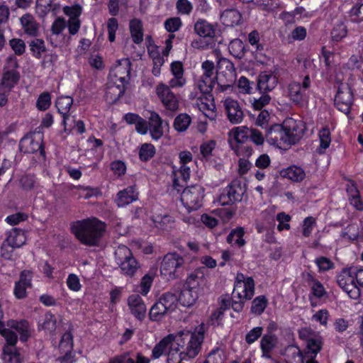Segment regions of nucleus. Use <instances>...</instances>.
Returning a JSON list of instances; mask_svg holds the SVG:
<instances>
[{
    "mask_svg": "<svg viewBox=\"0 0 363 363\" xmlns=\"http://www.w3.org/2000/svg\"><path fill=\"white\" fill-rule=\"evenodd\" d=\"M307 35L306 29L303 26L296 27L289 35V43L294 40H303Z\"/></svg>",
    "mask_w": 363,
    "mask_h": 363,
    "instance_id": "60",
    "label": "nucleus"
},
{
    "mask_svg": "<svg viewBox=\"0 0 363 363\" xmlns=\"http://www.w3.org/2000/svg\"><path fill=\"white\" fill-rule=\"evenodd\" d=\"M278 83V79L272 72H262L257 79V89L260 92H267L273 90Z\"/></svg>",
    "mask_w": 363,
    "mask_h": 363,
    "instance_id": "20",
    "label": "nucleus"
},
{
    "mask_svg": "<svg viewBox=\"0 0 363 363\" xmlns=\"http://www.w3.org/2000/svg\"><path fill=\"white\" fill-rule=\"evenodd\" d=\"M286 363H304L303 354L296 345H289L283 353Z\"/></svg>",
    "mask_w": 363,
    "mask_h": 363,
    "instance_id": "28",
    "label": "nucleus"
},
{
    "mask_svg": "<svg viewBox=\"0 0 363 363\" xmlns=\"http://www.w3.org/2000/svg\"><path fill=\"white\" fill-rule=\"evenodd\" d=\"M73 104V99L70 96H60L56 102L55 106L58 112L62 115L63 124L66 126V121L69 118L68 112Z\"/></svg>",
    "mask_w": 363,
    "mask_h": 363,
    "instance_id": "34",
    "label": "nucleus"
},
{
    "mask_svg": "<svg viewBox=\"0 0 363 363\" xmlns=\"http://www.w3.org/2000/svg\"><path fill=\"white\" fill-rule=\"evenodd\" d=\"M19 150L25 154H33L38 150L41 155L45 154L43 144L35 140L32 137H23L20 140Z\"/></svg>",
    "mask_w": 363,
    "mask_h": 363,
    "instance_id": "23",
    "label": "nucleus"
},
{
    "mask_svg": "<svg viewBox=\"0 0 363 363\" xmlns=\"http://www.w3.org/2000/svg\"><path fill=\"white\" fill-rule=\"evenodd\" d=\"M51 104V97L48 92L41 94L36 102V106L40 111L47 110Z\"/></svg>",
    "mask_w": 363,
    "mask_h": 363,
    "instance_id": "57",
    "label": "nucleus"
},
{
    "mask_svg": "<svg viewBox=\"0 0 363 363\" xmlns=\"http://www.w3.org/2000/svg\"><path fill=\"white\" fill-rule=\"evenodd\" d=\"M72 233L82 244L97 246L106 230V224L96 218L77 220L71 223Z\"/></svg>",
    "mask_w": 363,
    "mask_h": 363,
    "instance_id": "1",
    "label": "nucleus"
},
{
    "mask_svg": "<svg viewBox=\"0 0 363 363\" xmlns=\"http://www.w3.org/2000/svg\"><path fill=\"white\" fill-rule=\"evenodd\" d=\"M169 84H160L156 87V93L163 106L171 111L179 108V101L175 94L171 91Z\"/></svg>",
    "mask_w": 363,
    "mask_h": 363,
    "instance_id": "14",
    "label": "nucleus"
},
{
    "mask_svg": "<svg viewBox=\"0 0 363 363\" xmlns=\"http://www.w3.org/2000/svg\"><path fill=\"white\" fill-rule=\"evenodd\" d=\"M31 272L28 270H23L20 274L19 281H17L14 287V295L18 299H22L26 296V289L31 287Z\"/></svg>",
    "mask_w": 363,
    "mask_h": 363,
    "instance_id": "18",
    "label": "nucleus"
},
{
    "mask_svg": "<svg viewBox=\"0 0 363 363\" xmlns=\"http://www.w3.org/2000/svg\"><path fill=\"white\" fill-rule=\"evenodd\" d=\"M155 154V147L150 143H144L141 145L139 151L140 159L143 162H147L154 157Z\"/></svg>",
    "mask_w": 363,
    "mask_h": 363,
    "instance_id": "50",
    "label": "nucleus"
},
{
    "mask_svg": "<svg viewBox=\"0 0 363 363\" xmlns=\"http://www.w3.org/2000/svg\"><path fill=\"white\" fill-rule=\"evenodd\" d=\"M152 221L157 228L162 230H167L174 222L172 217L167 214L153 216Z\"/></svg>",
    "mask_w": 363,
    "mask_h": 363,
    "instance_id": "46",
    "label": "nucleus"
},
{
    "mask_svg": "<svg viewBox=\"0 0 363 363\" xmlns=\"http://www.w3.org/2000/svg\"><path fill=\"white\" fill-rule=\"evenodd\" d=\"M223 351L220 347L212 350L203 363H223Z\"/></svg>",
    "mask_w": 363,
    "mask_h": 363,
    "instance_id": "54",
    "label": "nucleus"
},
{
    "mask_svg": "<svg viewBox=\"0 0 363 363\" xmlns=\"http://www.w3.org/2000/svg\"><path fill=\"white\" fill-rule=\"evenodd\" d=\"M115 260L121 272L132 277L139 269L140 264L133 257L131 250L125 245H119L115 250Z\"/></svg>",
    "mask_w": 363,
    "mask_h": 363,
    "instance_id": "4",
    "label": "nucleus"
},
{
    "mask_svg": "<svg viewBox=\"0 0 363 363\" xmlns=\"http://www.w3.org/2000/svg\"><path fill=\"white\" fill-rule=\"evenodd\" d=\"M281 177L288 178L289 179L299 182H301L306 177L305 172L299 167L292 166L280 172Z\"/></svg>",
    "mask_w": 363,
    "mask_h": 363,
    "instance_id": "36",
    "label": "nucleus"
},
{
    "mask_svg": "<svg viewBox=\"0 0 363 363\" xmlns=\"http://www.w3.org/2000/svg\"><path fill=\"white\" fill-rule=\"evenodd\" d=\"M337 283L351 298L357 299L359 297L360 290L354 282V267L342 269L337 276Z\"/></svg>",
    "mask_w": 363,
    "mask_h": 363,
    "instance_id": "8",
    "label": "nucleus"
},
{
    "mask_svg": "<svg viewBox=\"0 0 363 363\" xmlns=\"http://www.w3.org/2000/svg\"><path fill=\"white\" fill-rule=\"evenodd\" d=\"M5 241L12 248H18L26 243V237L23 230L14 228L8 232Z\"/></svg>",
    "mask_w": 363,
    "mask_h": 363,
    "instance_id": "25",
    "label": "nucleus"
},
{
    "mask_svg": "<svg viewBox=\"0 0 363 363\" xmlns=\"http://www.w3.org/2000/svg\"><path fill=\"white\" fill-rule=\"evenodd\" d=\"M315 264L320 272H325L334 267V263L328 257H320L315 259Z\"/></svg>",
    "mask_w": 363,
    "mask_h": 363,
    "instance_id": "64",
    "label": "nucleus"
},
{
    "mask_svg": "<svg viewBox=\"0 0 363 363\" xmlns=\"http://www.w3.org/2000/svg\"><path fill=\"white\" fill-rule=\"evenodd\" d=\"M206 267L199 268L194 270L187 277L186 287L198 290V292L202 289L207 284V279L205 276Z\"/></svg>",
    "mask_w": 363,
    "mask_h": 363,
    "instance_id": "17",
    "label": "nucleus"
},
{
    "mask_svg": "<svg viewBox=\"0 0 363 363\" xmlns=\"http://www.w3.org/2000/svg\"><path fill=\"white\" fill-rule=\"evenodd\" d=\"M353 103V94L348 84L341 83L335 98V105L339 111L348 114Z\"/></svg>",
    "mask_w": 363,
    "mask_h": 363,
    "instance_id": "12",
    "label": "nucleus"
},
{
    "mask_svg": "<svg viewBox=\"0 0 363 363\" xmlns=\"http://www.w3.org/2000/svg\"><path fill=\"white\" fill-rule=\"evenodd\" d=\"M18 67L19 65L15 56H10L6 59L0 86L11 90L18 84L20 79V73L17 71Z\"/></svg>",
    "mask_w": 363,
    "mask_h": 363,
    "instance_id": "10",
    "label": "nucleus"
},
{
    "mask_svg": "<svg viewBox=\"0 0 363 363\" xmlns=\"http://www.w3.org/2000/svg\"><path fill=\"white\" fill-rule=\"evenodd\" d=\"M304 90L299 82H291L289 85V94L291 100L295 103H300L303 100Z\"/></svg>",
    "mask_w": 363,
    "mask_h": 363,
    "instance_id": "43",
    "label": "nucleus"
},
{
    "mask_svg": "<svg viewBox=\"0 0 363 363\" xmlns=\"http://www.w3.org/2000/svg\"><path fill=\"white\" fill-rule=\"evenodd\" d=\"M174 340V335L169 334L160 340V342L154 347L152 351V358H160L164 353L167 347L173 343Z\"/></svg>",
    "mask_w": 363,
    "mask_h": 363,
    "instance_id": "38",
    "label": "nucleus"
},
{
    "mask_svg": "<svg viewBox=\"0 0 363 363\" xmlns=\"http://www.w3.org/2000/svg\"><path fill=\"white\" fill-rule=\"evenodd\" d=\"M267 300L264 296L255 298L252 303L251 311L257 315L262 313L267 307Z\"/></svg>",
    "mask_w": 363,
    "mask_h": 363,
    "instance_id": "51",
    "label": "nucleus"
},
{
    "mask_svg": "<svg viewBox=\"0 0 363 363\" xmlns=\"http://www.w3.org/2000/svg\"><path fill=\"white\" fill-rule=\"evenodd\" d=\"M19 182L23 189L29 191L33 189L36 179L33 174H25L21 177Z\"/></svg>",
    "mask_w": 363,
    "mask_h": 363,
    "instance_id": "59",
    "label": "nucleus"
},
{
    "mask_svg": "<svg viewBox=\"0 0 363 363\" xmlns=\"http://www.w3.org/2000/svg\"><path fill=\"white\" fill-rule=\"evenodd\" d=\"M117 62L118 64L111 71L110 76L112 78H116L123 84L124 82H126V78H128L130 76L131 62L128 58L122 59ZM125 88L123 85H109L107 88L106 95L108 96V94H113L118 92L117 94L112 98V99L115 101L119 99L123 94Z\"/></svg>",
    "mask_w": 363,
    "mask_h": 363,
    "instance_id": "2",
    "label": "nucleus"
},
{
    "mask_svg": "<svg viewBox=\"0 0 363 363\" xmlns=\"http://www.w3.org/2000/svg\"><path fill=\"white\" fill-rule=\"evenodd\" d=\"M245 231L242 227H238L230 231L227 237V242L231 245H236L238 247H242L245 245V240L243 239Z\"/></svg>",
    "mask_w": 363,
    "mask_h": 363,
    "instance_id": "39",
    "label": "nucleus"
},
{
    "mask_svg": "<svg viewBox=\"0 0 363 363\" xmlns=\"http://www.w3.org/2000/svg\"><path fill=\"white\" fill-rule=\"evenodd\" d=\"M277 338L274 335H264L260 341V347L262 352V357L271 359V351L274 348Z\"/></svg>",
    "mask_w": 363,
    "mask_h": 363,
    "instance_id": "33",
    "label": "nucleus"
},
{
    "mask_svg": "<svg viewBox=\"0 0 363 363\" xmlns=\"http://www.w3.org/2000/svg\"><path fill=\"white\" fill-rule=\"evenodd\" d=\"M264 136L271 145H286V132L283 124H274L264 130Z\"/></svg>",
    "mask_w": 363,
    "mask_h": 363,
    "instance_id": "15",
    "label": "nucleus"
},
{
    "mask_svg": "<svg viewBox=\"0 0 363 363\" xmlns=\"http://www.w3.org/2000/svg\"><path fill=\"white\" fill-rule=\"evenodd\" d=\"M204 196V189L198 184L185 188L181 195V201L189 210L195 211L201 206Z\"/></svg>",
    "mask_w": 363,
    "mask_h": 363,
    "instance_id": "7",
    "label": "nucleus"
},
{
    "mask_svg": "<svg viewBox=\"0 0 363 363\" xmlns=\"http://www.w3.org/2000/svg\"><path fill=\"white\" fill-rule=\"evenodd\" d=\"M184 263V258L177 252L167 254L161 263L160 273L167 280L179 277L178 272Z\"/></svg>",
    "mask_w": 363,
    "mask_h": 363,
    "instance_id": "6",
    "label": "nucleus"
},
{
    "mask_svg": "<svg viewBox=\"0 0 363 363\" xmlns=\"http://www.w3.org/2000/svg\"><path fill=\"white\" fill-rule=\"evenodd\" d=\"M171 72L174 75L169 84L172 88H180L186 84V79L184 77L183 64L180 61H175L171 64Z\"/></svg>",
    "mask_w": 363,
    "mask_h": 363,
    "instance_id": "21",
    "label": "nucleus"
},
{
    "mask_svg": "<svg viewBox=\"0 0 363 363\" xmlns=\"http://www.w3.org/2000/svg\"><path fill=\"white\" fill-rule=\"evenodd\" d=\"M185 334L189 336L186 349L180 352V360L184 359L186 357L194 358L200 352L203 341V332L191 333L187 330Z\"/></svg>",
    "mask_w": 363,
    "mask_h": 363,
    "instance_id": "13",
    "label": "nucleus"
},
{
    "mask_svg": "<svg viewBox=\"0 0 363 363\" xmlns=\"http://www.w3.org/2000/svg\"><path fill=\"white\" fill-rule=\"evenodd\" d=\"M169 313L162 302L159 300L151 307L149 316L150 320H160L164 315Z\"/></svg>",
    "mask_w": 363,
    "mask_h": 363,
    "instance_id": "41",
    "label": "nucleus"
},
{
    "mask_svg": "<svg viewBox=\"0 0 363 363\" xmlns=\"http://www.w3.org/2000/svg\"><path fill=\"white\" fill-rule=\"evenodd\" d=\"M347 30L346 26L342 23H338L331 31V37L333 40L340 41L347 35Z\"/></svg>",
    "mask_w": 363,
    "mask_h": 363,
    "instance_id": "56",
    "label": "nucleus"
},
{
    "mask_svg": "<svg viewBox=\"0 0 363 363\" xmlns=\"http://www.w3.org/2000/svg\"><path fill=\"white\" fill-rule=\"evenodd\" d=\"M128 303L131 313L138 320H143L146 315L147 308L143 298L138 294L129 296Z\"/></svg>",
    "mask_w": 363,
    "mask_h": 363,
    "instance_id": "19",
    "label": "nucleus"
},
{
    "mask_svg": "<svg viewBox=\"0 0 363 363\" xmlns=\"http://www.w3.org/2000/svg\"><path fill=\"white\" fill-rule=\"evenodd\" d=\"M215 78H207L206 77H201L198 82V87L201 93L208 94H210L215 84Z\"/></svg>",
    "mask_w": 363,
    "mask_h": 363,
    "instance_id": "52",
    "label": "nucleus"
},
{
    "mask_svg": "<svg viewBox=\"0 0 363 363\" xmlns=\"http://www.w3.org/2000/svg\"><path fill=\"white\" fill-rule=\"evenodd\" d=\"M245 191L246 185L242 184L241 179H233L230 184L223 189L219 196V202L222 206H226L241 201Z\"/></svg>",
    "mask_w": 363,
    "mask_h": 363,
    "instance_id": "5",
    "label": "nucleus"
},
{
    "mask_svg": "<svg viewBox=\"0 0 363 363\" xmlns=\"http://www.w3.org/2000/svg\"><path fill=\"white\" fill-rule=\"evenodd\" d=\"M217 69L221 72H226L232 77L235 74V69L234 64L227 58L220 57L217 62Z\"/></svg>",
    "mask_w": 363,
    "mask_h": 363,
    "instance_id": "47",
    "label": "nucleus"
},
{
    "mask_svg": "<svg viewBox=\"0 0 363 363\" xmlns=\"http://www.w3.org/2000/svg\"><path fill=\"white\" fill-rule=\"evenodd\" d=\"M20 21L26 34L32 37L38 36L39 33V24L32 15L29 13L24 14L20 18Z\"/></svg>",
    "mask_w": 363,
    "mask_h": 363,
    "instance_id": "26",
    "label": "nucleus"
},
{
    "mask_svg": "<svg viewBox=\"0 0 363 363\" xmlns=\"http://www.w3.org/2000/svg\"><path fill=\"white\" fill-rule=\"evenodd\" d=\"M299 337L306 343L304 363H318L315 359L317 354L322 350L323 337L308 328L299 331Z\"/></svg>",
    "mask_w": 363,
    "mask_h": 363,
    "instance_id": "3",
    "label": "nucleus"
},
{
    "mask_svg": "<svg viewBox=\"0 0 363 363\" xmlns=\"http://www.w3.org/2000/svg\"><path fill=\"white\" fill-rule=\"evenodd\" d=\"M6 325L16 333L19 334L21 341L26 342L28 340L30 333L28 321L25 320L17 321L11 319L6 322Z\"/></svg>",
    "mask_w": 363,
    "mask_h": 363,
    "instance_id": "22",
    "label": "nucleus"
},
{
    "mask_svg": "<svg viewBox=\"0 0 363 363\" xmlns=\"http://www.w3.org/2000/svg\"><path fill=\"white\" fill-rule=\"evenodd\" d=\"M198 298V290L186 287L184 284L178 297V301L182 306L189 308L196 303Z\"/></svg>",
    "mask_w": 363,
    "mask_h": 363,
    "instance_id": "24",
    "label": "nucleus"
},
{
    "mask_svg": "<svg viewBox=\"0 0 363 363\" xmlns=\"http://www.w3.org/2000/svg\"><path fill=\"white\" fill-rule=\"evenodd\" d=\"M9 45L17 55H21L25 52L26 44L22 39L13 38L9 40Z\"/></svg>",
    "mask_w": 363,
    "mask_h": 363,
    "instance_id": "61",
    "label": "nucleus"
},
{
    "mask_svg": "<svg viewBox=\"0 0 363 363\" xmlns=\"http://www.w3.org/2000/svg\"><path fill=\"white\" fill-rule=\"evenodd\" d=\"M230 53L235 58L241 59L245 53V47L243 42L238 38L231 40L228 45Z\"/></svg>",
    "mask_w": 363,
    "mask_h": 363,
    "instance_id": "40",
    "label": "nucleus"
},
{
    "mask_svg": "<svg viewBox=\"0 0 363 363\" xmlns=\"http://www.w3.org/2000/svg\"><path fill=\"white\" fill-rule=\"evenodd\" d=\"M149 120L150 135L152 139L159 140L163 135V121L156 112L150 113Z\"/></svg>",
    "mask_w": 363,
    "mask_h": 363,
    "instance_id": "27",
    "label": "nucleus"
},
{
    "mask_svg": "<svg viewBox=\"0 0 363 363\" xmlns=\"http://www.w3.org/2000/svg\"><path fill=\"white\" fill-rule=\"evenodd\" d=\"M195 32L203 38H213L216 30L213 26L203 19H199L194 25Z\"/></svg>",
    "mask_w": 363,
    "mask_h": 363,
    "instance_id": "32",
    "label": "nucleus"
},
{
    "mask_svg": "<svg viewBox=\"0 0 363 363\" xmlns=\"http://www.w3.org/2000/svg\"><path fill=\"white\" fill-rule=\"evenodd\" d=\"M1 358L3 363H23V359L17 347L3 346Z\"/></svg>",
    "mask_w": 363,
    "mask_h": 363,
    "instance_id": "30",
    "label": "nucleus"
},
{
    "mask_svg": "<svg viewBox=\"0 0 363 363\" xmlns=\"http://www.w3.org/2000/svg\"><path fill=\"white\" fill-rule=\"evenodd\" d=\"M284 132H286L285 141L286 145L297 143L303 137L306 126L302 121H296L292 118H287L283 122Z\"/></svg>",
    "mask_w": 363,
    "mask_h": 363,
    "instance_id": "9",
    "label": "nucleus"
},
{
    "mask_svg": "<svg viewBox=\"0 0 363 363\" xmlns=\"http://www.w3.org/2000/svg\"><path fill=\"white\" fill-rule=\"evenodd\" d=\"M191 118L186 113H181L178 115L174 121V128L178 132H184L186 130L191 124Z\"/></svg>",
    "mask_w": 363,
    "mask_h": 363,
    "instance_id": "45",
    "label": "nucleus"
},
{
    "mask_svg": "<svg viewBox=\"0 0 363 363\" xmlns=\"http://www.w3.org/2000/svg\"><path fill=\"white\" fill-rule=\"evenodd\" d=\"M29 46L33 56L38 59L41 57L42 53L46 50L44 40L42 39L35 38L31 40Z\"/></svg>",
    "mask_w": 363,
    "mask_h": 363,
    "instance_id": "48",
    "label": "nucleus"
},
{
    "mask_svg": "<svg viewBox=\"0 0 363 363\" xmlns=\"http://www.w3.org/2000/svg\"><path fill=\"white\" fill-rule=\"evenodd\" d=\"M0 335H1L6 340V343L4 346L16 347V345L18 342V337L16 332L6 327L2 321L0 322Z\"/></svg>",
    "mask_w": 363,
    "mask_h": 363,
    "instance_id": "37",
    "label": "nucleus"
},
{
    "mask_svg": "<svg viewBox=\"0 0 363 363\" xmlns=\"http://www.w3.org/2000/svg\"><path fill=\"white\" fill-rule=\"evenodd\" d=\"M130 32L133 41L140 44L143 40V28L142 21L138 18H133L129 23Z\"/></svg>",
    "mask_w": 363,
    "mask_h": 363,
    "instance_id": "35",
    "label": "nucleus"
},
{
    "mask_svg": "<svg viewBox=\"0 0 363 363\" xmlns=\"http://www.w3.org/2000/svg\"><path fill=\"white\" fill-rule=\"evenodd\" d=\"M224 106L228 119L233 124H238L242 122L244 113L239 103L230 98L224 101Z\"/></svg>",
    "mask_w": 363,
    "mask_h": 363,
    "instance_id": "16",
    "label": "nucleus"
},
{
    "mask_svg": "<svg viewBox=\"0 0 363 363\" xmlns=\"http://www.w3.org/2000/svg\"><path fill=\"white\" fill-rule=\"evenodd\" d=\"M255 294V281L252 277L245 279V276L238 273L236 277L233 291V298L250 300Z\"/></svg>",
    "mask_w": 363,
    "mask_h": 363,
    "instance_id": "11",
    "label": "nucleus"
},
{
    "mask_svg": "<svg viewBox=\"0 0 363 363\" xmlns=\"http://www.w3.org/2000/svg\"><path fill=\"white\" fill-rule=\"evenodd\" d=\"M160 299L169 313L174 311L177 307L178 297L172 292L163 294Z\"/></svg>",
    "mask_w": 363,
    "mask_h": 363,
    "instance_id": "44",
    "label": "nucleus"
},
{
    "mask_svg": "<svg viewBox=\"0 0 363 363\" xmlns=\"http://www.w3.org/2000/svg\"><path fill=\"white\" fill-rule=\"evenodd\" d=\"M137 199L138 192L135 191L134 187L128 186L118 193L116 201L119 207H123Z\"/></svg>",
    "mask_w": 363,
    "mask_h": 363,
    "instance_id": "29",
    "label": "nucleus"
},
{
    "mask_svg": "<svg viewBox=\"0 0 363 363\" xmlns=\"http://www.w3.org/2000/svg\"><path fill=\"white\" fill-rule=\"evenodd\" d=\"M185 332L186 331H180L177 335H174V340L173 342H174L176 343L177 347H173L172 344H171L169 352L171 351L177 352L179 351L180 348H183L185 346L186 342L189 339V336L185 334Z\"/></svg>",
    "mask_w": 363,
    "mask_h": 363,
    "instance_id": "55",
    "label": "nucleus"
},
{
    "mask_svg": "<svg viewBox=\"0 0 363 363\" xmlns=\"http://www.w3.org/2000/svg\"><path fill=\"white\" fill-rule=\"evenodd\" d=\"M231 148L235 151L237 155L243 157H250L252 152V148L250 146H244L242 144L234 145L231 140H229Z\"/></svg>",
    "mask_w": 363,
    "mask_h": 363,
    "instance_id": "58",
    "label": "nucleus"
},
{
    "mask_svg": "<svg viewBox=\"0 0 363 363\" xmlns=\"http://www.w3.org/2000/svg\"><path fill=\"white\" fill-rule=\"evenodd\" d=\"M182 21L179 17L168 18L164 22V28L169 33L177 31L182 26Z\"/></svg>",
    "mask_w": 363,
    "mask_h": 363,
    "instance_id": "62",
    "label": "nucleus"
},
{
    "mask_svg": "<svg viewBox=\"0 0 363 363\" xmlns=\"http://www.w3.org/2000/svg\"><path fill=\"white\" fill-rule=\"evenodd\" d=\"M251 128L247 126L236 127L232 131L236 145L244 143L250 138Z\"/></svg>",
    "mask_w": 363,
    "mask_h": 363,
    "instance_id": "42",
    "label": "nucleus"
},
{
    "mask_svg": "<svg viewBox=\"0 0 363 363\" xmlns=\"http://www.w3.org/2000/svg\"><path fill=\"white\" fill-rule=\"evenodd\" d=\"M319 138L320 144L318 151L322 154L329 147L331 142L330 130L328 128H323L319 133Z\"/></svg>",
    "mask_w": 363,
    "mask_h": 363,
    "instance_id": "49",
    "label": "nucleus"
},
{
    "mask_svg": "<svg viewBox=\"0 0 363 363\" xmlns=\"http://www.w3.org/2000/svg\"><path fill=\"white\" fill-rule=\"evenodd\" d=\"M63 11L69 17V20H78L82 13V7L78 4L73 6H65Z\"/></svg>",
    "mask_w": 363,
    "mask_h": 363,
    "instance_id": "63",
    "label": "nucleus"
},
{
    "mask_svg": "<svg viewBox=\"0 0 363 363\" xmlns=\"http://www.w3.org/2000/svg\"><path fill=\"white\" fill-rule=\"evenodd\" d=\"M57 319L51 313L45 314L44 321L42 324V328L49 333H53L56 330Z\"/></svg>",
    "mask_w": 363,
    "mask_h": 363,
    "instance_id": "53",
    "label": "nucleus"
},
{
    "mask_svg": "<svg viewBox=\"0 0 363 363\" xmlns=\"http://www.w3.org/2000/svg\"><path fill=\"white\" fill-rule=\"evenodd\" d=\"M242 18L240 13L236 9H226L220 15L222 23L225 26L233 27L240 23Z\"/></svg>",
    "mask_w": 363,
    "mask_h": 363,
    "instance_id": "31",
    "label": "nucleus"
}]
</instances>
